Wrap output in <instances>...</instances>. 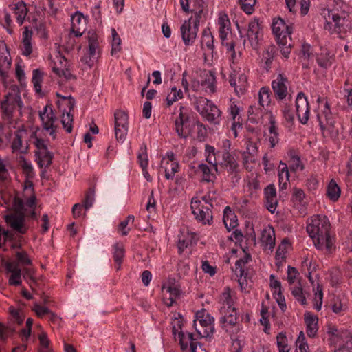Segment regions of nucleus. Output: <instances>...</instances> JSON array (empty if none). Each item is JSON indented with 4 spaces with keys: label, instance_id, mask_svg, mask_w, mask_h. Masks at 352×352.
<instances>
[{
    "label": "nucleus",
    "instance_id": "obj_1",
    "mask_svg": "<svg viewBox=\"0 0 352 352\" xmlns=\"http://www.w3.org/2000/svg\"><path fill=\"white\" fill-rule=\"evenodd\" d=\"M330 229L331 225L326 216H314L308 220L307 232L318 250L331 251L333 241Z\"/></svg>",
    "mask_w": 352,
    "mask_h": 352
},
{
    "label": "nucleus",
    "instance_id": "obj_2",
    "mask_svg": "<svg viewBox=\"0 0 352 352\" xmlns=\"http://www.w3.org/2000/svg\"><path fill=\"white\" fill-rule=\"evenodd\" d=\"M327 17L332 22H327L324 28L331 30V34L336 33L341 38L352 34V14L348 6L343 1H336L334 7L328 12Z\"/></svg>",
    "mask_w": 352,
    "mask_h": 352
},
{
    "label": "nucleus",
    "instance_id": "obj_3",
    "mask_svg": "<svg viewBox=\"0 0 352 352\" xmlns=\"http://www.w3.org/2000/svg\"><path fill=\"white\" fill-rule=\"evenodd\" d=\"M272 28L281 54L285 58H288L292 47L291 34L293 28L292 25L287 24L281 18H277L274 19Z\"/></svg>",
    "mask_w": 352,
    "mask_h": 352
},
{
    "label": "nucleus",
    "instance_id": "obj_4",
    "mask_svg": "<svg viewBox=\"0 0 352 352\" xmlns=\"http://www.w3.org/2000/svg\"><path fill=\"white\" fill-rule=\"evenodd\" d=\"M175 131L181 138H187L191 135L192 130L195 127L196 122L190 120V111L186 107L179 104L174 112Z\"/></svg>",
    "mask_w": 352,
    "mask_h": 352
},
{
    "label": "nucleus",
    "instance_id": "obj_5",
    "mask_svg": "<svg viewBox=\"0 0 352 352\" xmlns=\"http://www.w3.org/2000/svg\"><path fill=\"white\" fill-rule=\"evenodd\" d=\"M195 107L206 120L214 124H219L221 120V111L211 100L204 97L197 98L195 101Z\"/></svg>",
    "mask_w": 352,
    "mask_h": 352
},
{
    "label": "nucleus",
    "instance_id": "obj_6",
    "mask_svg": "<svg viewBox=\"0 0 352 352\" xmlns=\"http://www.w3.org/2000/svg\"><path fill=\"white\" fill-rule=\"evenodd\" d=\"M86 38L87 47L86 52L81 58V61L91 67L100 56L102 50L100 40L98 34L95 31H89Z\"/></svg>",
    "mask_w": 352,
    "mask_h": 352
},
{
    "label": "nucleus",
    "instance_id": "obj_7",
    "mask_svg": "<svg viewBox=\"0 0 352 352\" xmlns=\"http://www.w3.org/2000/svg\"><path fill=\"white\" fill-rule=\"evenodd\" d=\"M214 319L208 314L206 315L203 311L196 314V319L194 320V327L200 337H210L214 331Z\"/></svg>",
    "mask_w": 352,
    "mask_h": 352
},
{
    "label": "nucleus",
    "instance_id": "obj_8",
    "mask_svg": "<svg viewBox=\"0 0 352 352\" xmlns=\"http://www.w3.org/2000/svg\"><path fill=\"white\" fill-rule=\"evenodd\" d=\"M183 323L182 319H175L173 322V333L175 336L178 333L179 340V344L182 350H186L190 345V352H197V344L199 342H196L192 333H184L182 331Z\"/></svg>",
    "mask_w": 352,
    "mask_h": 352
},
{
    "label": "nucleus",
    "instance_id": "obj_9",
    "mask_svg": "<svg viewBox=\"0 0 352 352\" xmlns=\"http://www.w3.org/2000/svg\"><path fill=\"white\" fill-rule=\"evenodd\" d=\"M201 16L195 15L188 21H185L181 27V33L183 41L186 45H192L196 37L199 30L200 19Z\"/></svg>",
    "mask_w": 352,
    "mask_h": 352
},
{
    "label": "nucleus",
    "instance_id": "obj_10",
    "mask_svg": "<svg viewBox=\"0 0 352 352\" xmlns=\"http://www.w3.org/2000/svg\"><path fill=\"white\" fill-rule=\"evenodd\" d=\"M39 117L42 122L43 129L52 136V139L56 137L57 126L56 122L57 118L55 116L52 106L47 104L42 111H39Z\"/></svg>",
    "mask_w": 352,
    "mask_h": 352
},
{
    "label": "nucleus",
    "instance_id": "obj_11",
    "mask_svg": "<svg viewBox=\"0 0 352 352\" xmlns=\"http://www.w3.org/2000/svg\"><path fill=\"white\" fill-rule=\"evenodd\" d=\"M212 205H204L200 200L192 199L191 201L192 214L197 221L205 225L212 222Z\"/></svg>",
    "mask_w": 352,
    "mask_h": 352
},
{
    "label": "nucleus",
    "instance_id": "obj_12",
    "mask_svg": "<svg viewBox=\"0 0 352 352\" xmlns=\"http://www.w3.org/2000/svg\"><path fill=\"white\" fill-rule=\"evenodd\" d=\"M129 117L126 112L118 110L114 113V131L117 141L123 143L128 133Z\"/></svg>",
    "mask_w": 352,
    "mask_h": 352
},
{
    "label": "nucleus",
    "instance_id": "obj_13",
    "mask_svg": "<svg viewBox=\"0 0 352 352\" xmlns=\"http://www.w3.org/2000/svg\"><path fill=\"white\" fill-rule=\"evenodd\" d=\"M219 322L221 328L230 335L236 334L241 328L237 317L236 309L221 313Z\"/></svg>",
    "mask_w": 352,
    "mask_h": 352
},
{
    "label": "nucleus",
    "instance_id": "obj_14",
    "mask_svg": "<svg viewBox=\"0 0 352 352\" xmlns=\"http://www.w3.org/2000/svg\"><path fill=\"white\" fill-rule=\"evenodd\" d=\"M296 111L300 122L302 124H307L309 118V105L302 92L298 93L296 98Z\"/></svg>",
    "mask_w": 352,
    "mask_h": 352
},
{
    "label": "nucleus",
    "instance_id": "obj_15",
    "mask_svg": "<svg viewBox=\"0 0 352 352\" xmlns=\"http://www.w3.org/2000/svg\"><path fill=\"white\" fill-rule=\"evenodd\" d=\"M319 125L323 133L328 132L333 133L334 129L335 120L330 111L328 103H326L324 109L318 114Z\"/></svg>",
    "mask_w": 352,
    "mask_h": 352
},
{
    "label": "nucleus",
    "instance_id": "obj_16",
    "mask_svg": "<svg viewBox=\"0 0 352 352\" xmlns=\"http://www.w3.org/2000/svg\"><path fill=\"white\" fill-rule=\"evenodd\" d=\"M54 65L52 66L53 72L58 76L64 77L66 80L74 78L69 70V65L67 60L59 54L54 59Z\"/></svg>",
    "mask_w": 352,
    "mask_h": 352
},
{
    "label": "nucleus",
    "instance_id": "obj_17",
    "mask_svg": "<svg viewBox=\"0 0 352 352\" xmlns=\"http://www.w3.org/2000/svg\"><path fill=\"white\" fill-rule=\"evenodd\" d=\"M236 297L235 292L232 291L230 287H226L219 296V302L221 305L220 311H230L232 309H236L234 307Z\"/></svg>",
    "mask_w": 352,
    "mask_h": 352
},
{
    "label": "nucleus",
    "instance_id": "obj_18",
    "mask_svg": "<svg viewBox=\"0 0 352 352\" xmlns=\"http://www.w3.org/2000/svg\"><path fill=\"white\" fill-rule=\"evenodd\" d=\"M6 222L15 231L25 234L27 228L24 226L25 215L23 212H13L5 216Z\"/></svg>",
    "mask_w": 352,
    "mask_h": 352
},
{
    "label": "nucleus",
    "instance_id": "obj_19",
    "mask_svg": "<svg viewBox=\"0 0 352 352\" xmlns=\"http://www.w3.org/2000/svg\"><path fill=\"white\" fill-rule=\"evenodd\" d=\"M287 78L282 74H279L276 78L272 82V87L277 98L283 100L288 94Z\"/></svg>",
    "mask_w": 352,
    "mask_h": 352
},
{
    "label": "nucleus",
    "instance_id": "obj_20",
    "mask_svg": "<svg viewBox=\"0 0 352 352\" xmlns=\"http://www.w3.org/2000/svg\"><path fill=\"white\" fill-rule=\"evenodd\" d=\"M72 32L76 37L82 35L87 26V19L80 12H76L71 17Z\"/></svg>",
    "mask_w": 352,
    "mask_h": 352
},
{
    "label": "nucleus",
    "instance_id": "obj_21",
    "mask_svg": "<svg viewBox=\"0 0 352 352\" xmlns=\"http://www.w3.org/2000/svg\"><path fill=\"white\" fill-rule=\"evenodd\" d=\"M334 333L335 342L347 352H352V331L342 330Z\"/></svg>",
    "mask_w": 352,
    "mask_h": 352
},
{
    "label": "nucleus",
    "instance_id": "obj_22",
    "mask_svg": "<svg viewBox=\"0 0 352 352\" xmlns=\"http://www.w3.org/2000/svg\"><path fill=\"white\" fill-rule=\"evenodd\" d=\"M261 243L263 250L272 252L275 246L276 239L275 232L272 226H268L262 230Z\"/></svg>",
    "mask_w": 352,
    "mask_h": 352
},
{
    "label": "nucleus",
    "instance_id": "obj_23",
    "mask_svg": "<svg viewBox=\"0 0 352 352\" xmlns=\"http://www.w3.org/2000/svg\"><path fill=\"white\" fill-rule=\"evenodd\" d=\"M247 36L252 48L256 49L261 36V28L258 20H253L249 23Z\"/></svg>",
    "mask_w": 352,
    "mask_h": 352
},
{
    "label": "nucleus",
    "instance_id": "obj_24",
    "mask_svg": "<svg viewBox=\"0 0 352 352\" xmlns=\"http://www.w3.org/2000/svg\"><path fill=\"white\" fill-rule=\"evenodd\" d=\"M6 270L10 273L8 282L10 285L18 286L22 283V271L19 267V263L15 262H8L6 264Z\"/></svg>",
    "mask_w": 352,
    "mask_h": 352
},
{
    "label": "nucleus",
    "instance_id": "obj_25",
    "mask_svg": "<svg viewBox=\"0 0 352 352\" xmlns=\"http://www.w3.org/2000/svg\"><path fill=\"white\" fill-rule=\"evenodd\" d=\"M219 34V37L224 44L227 39L228 34L230 32V22L229 18L226 14H219L218 18Z\"/></svg>",
    "mask_w": 352,
    "mask_h": 352
},
{
    "label": "nucleus",
    "instance_id": "obj_26",
    "mask_svg": "<svg viewBox=\"0 0 352 352\" xmlns=\"http://www.w3.org/2000/svg\"><path fill=\"white\" fill-rule=\"evenodd\" d=\"M285 2L289 10L292 12H296L300 10L302 15L308 13L310 6L309 0H285Z\"/></svg>",
    "mask_w": 352,
    "mask_h": 352
},
{
    "label": "nucleus",
    "instance_id": "obj_27",
    "mask_svg": "<svg viewBox=\"0 0 352 352\" xmlns=\"http://www.w3.org/2000/svg\"><path fill=\"white\" fill-rule=\"evenodd\" d=\"M223 166L230 174H236L239 170V165L234 157L230 152H223L222 155Z\"/></svg>",
    "mask_w": 352,
    "mask_h": 352
},
{
    "label": "nucleus",
    "instance_id": "obj_28",
    "mask_svg": "<svg viewBox=\"0 0 352 352\" xmlns=\"http://www.w3.org/2000/svg\"><path fill=\"white\" fill-rule=\"evenodd\" d=\"M32 31L30 30L28 27H24V30L22 34V44L21 47V53L24 56H28L32 52Z\"/></svg>",
    "mask_w": 352,
    "mask_h": 352
},
{
    "label": "nucleus",
    "instance_id": "obj_29",
    "mask_svg": "<svg viewBox=\"0 0 352 352\" xmlns=\"http://www.w3.org/2000/svg\"><path fill=\"white\" fill-rule=\"evenodd\" d=\"M266 199V206L269 211L274 212L276 208V190L273 185L267 186L264 190Z\"/></svg>",
    "mask_w": 352,
    "mask_h": 352
},
{
    "label": "nucleus",
    "instance_id": "obj_30",
    "mask_svg": "<svg viewBox=\"0 0 352 352\" xmlns=\"http://www.w3.org/2000/svg\"><path fill=\"white\" fill-rule=\"evenodd\" d=\"M277 48L274 45L267 46L262 54V61L264 63V68L268 72L271 67L273 60L277 54Z\"/></svg>",
    "mask_w": 352,
    "mask_h": 352
},
{
    "label": "nucleus",
    "instance_id": "obj_31",
    "mask_svg": "<svg viewBox=\"0 0 352 352\" xmlns=\"http://www.w3.org/2000/svg\"><path fill=\"white\" fill-rule=\"evenodd\" d=\"M216 77L214 73L208 71L204 73L203 80L201 82V87L206 92L214 93L216 91Z\"/></svg>",
    "mask_w": 352,
    "mask_h": 352
},
{
    "label": "nucleus",
    "instance_id": "obj_32",
    "mask_svg": "<svg viewBox=\"0 0 352 352\" xmlns=\"http://www.w3.org/2000/svg\"><path fill=\"white\" fill-rule=\"evenodd\" d=\"M270 126H269V142L271 148L275 147L279 142V134L278 132V127L276 126V120L272 114L270 117Z\"/></svg>",
    "mask_w": 352,
    "mask_h": 352
},
{
    "label": "nucleus",
    "instance_id": "obj_33",
    "mask_svg": "<svg viewBox=\"0 0 352 352\" xmlns=\"http://www.w3.org/2000/svg\"><path fill=\"white\" fill-rule=\"evenodd\" d=\"M25 134L26 133L24 131H16L14 133V138L11 144V148L13 153H25L26 151L27 148L23 147V139Z\"/></svg>",
    "mask_w": 352,
    "mask_h": 352
},
{
    "label": "nucleus",
    "instance_id": "obj_34",
    "mask_svg": "<svg viewBox=\"0 0 352 352\" xmlns=\"http://www.w3.org/2000/svg\"><path fill=\"white\" fill-rule=\"evenodd\" d=\"M12 10L16 15V21L21 25L23 23L28 14V8L23 1H18L12 5Z\"/></svg>",
    "mask_w": 352,
    "mask_h": 352
},
{
    "label": "nucleus",
    "instance_id": "obj_35",
    "mask_svg": "<svg viewBox=\"0 0 352 352\" xmlns=\"http://www.w3.org/2000/svg\"><path fill=\"white\" fill-rule=\"evenodd\" d=\"M305 321L307 325V335L311 338H314L318 329V318L309 313H307L305 315Z\"/></svg>",
    "mask_w": 352,
    "mask_h": 352
},
{
    "label": "nucleus",
    "instance_id": "obj_36",
    "mask_svg": "<svg viewBox=\"0 0 352 352\" xmlns=\"http://www.w3.org/2000/svg\"><path fill=\"white\" fill-rule=\"evenodd\" d=\"M37 163L40 168H48L52 163L53 153L48 150L46 151L35 152Z\"/></svg>",
    "mask_w": 352,
    "mask_h": 352
},
{
    "label": "nucleus",
    "instance_id": "obj_37",
    "mask_svg": "<svg viewBox=\"0 0 352 352\" xmlns=\"http://www.w3.org/2000/svg\"><path fill=\"white\" fill-rule=\"evenodd\" d=\"M279 186L281 189H286L289 182V172L285 163L280 162L278 169Z\"/></svg>",
    "mask_w": 352,
    "mask_h": 352
},
{
    "label": "nucleus",
    "instance_id": "obj_38",
    "mask_svg": "<svg viewBox=\"0 0 352 352\" xmlns=\"http://www.w3.org/2000/svg\"><path fill=\"white\" fill-rule=\"evenodd\" d=\"M11 64L12 60L9 53L7 52L0 56V77L2 80H4L7 78Z\"/></svg>",
    "mask_w": 352,
    "mask_h": 352
},
{
    "label": "nucleus",
    "instance_id": "obj_39",
    "mask_svg": "<svg viewBox=\"0 0 352 352\" xmlns=\"http://www.w3.org/2000/svg\"><path fill=\"white\" fill-rule=\"evenodd\" d=\"M214 38L209 29L204 30L201 39V46L204 51L212 52Z\"/></svg>",
    "mask_w": 352,
    "mask_h": 352
},
{
    "label": "nucleus",
    "instance_id": "obj_40",
    "mask_svg": "<svg viewBox=\"0 0 352 352\" xmlns=\"http://www.w3.org/2000/svg\"><path fill=\"white\" fill-rule=\"evenodd\" d=\"M333 55L327 48H321L320 52L317 56L318 64L324 68H327L331 65Z\"/></svg>",
    "mask_w": 352,
    "mask_h": 352
},
{
    "label": "nucleus",
    "instance_id": "obj_41",
    "mask_svg": "<svg viewBox=\"0 0 352 352\" xmlns=\"http://www.w3.org/2000/svg\"><path fill=\"white\" fill-rule=\"evenodd\" d=\"M193 239L194 236L192 234L188 232H181L178 236L177 244L179 254H181L189 245L192 244Z\"/></svg>",
    "mask_w": 352,
    "mask_h": 352
},
{
    "label": "nucleus",
    "instance_id": "obj_42",
    "mask_svg": "<svg viewBox=\"0 0 352 352\" xmlns=\"http://www.w3.org/2000/svg\"><path fill=\"white\" fill-rule=\"evenodd\" d=\"M341 190L338 184L331 180L327 188V195L332 201H336L340 197Z\"/></svg>",
    "mask_w": 352,
    "mask_h": 352
},
{
    "label": "nucleus",
    "instance_id": "obj_43",
    "mask_svg": "<svg viewBox=\"0 0 352 352\" xmlns=\"http://www.w3.org/2000/svg\"><path fill=\"white\" fill-rule=\"evenodd\" d=\"M111 54L114 55L122 50V40L115 28H111Z\"/></svg>",
    "mask_w": 352,
    "mask_h": 352
},
{
    "label": "nucleus",
    "instance_id": "obj_44",
    "mask_svg": "<svg viewBox=\"0 0 352 352\" xmlns=\"http://www.w3.org/2000/svg\"><path fill=\"white\" fill-rule=\"evenodd\" d=\"M1 109L3 113V119L11 123L12 119V113L14 109V104H10L8 100H4L1 103Z\"/></svg>",
    "mask_w": 352,
    "mask_h": 352
},
{
    "label": "nucleus",
    "instance_id": "obj_45",
    "mask_svg": "<svg viewBox=\"0 0 352 352\" xmlns=\"http://www.w3.org/2000/svg\"><path fill=\"white\" fill-rule=\"evenodd\" d=\"M124 255V248L122 245L116 243L113 245V259L116 263L117 270H120Z\"/></svg>",
    "mask_w": 352,
    "mask_h": 352
},
{
    "label": "nucleus",
    "instance_id": "obj_46",
    "mask_svg": "<svg viewBox=\"0 0 352 352\" xmlns=\"http://www.w3.org/2000/svg\"><path fill=\"white\" fill-rule=\"evenodd\" d=\"M270 91L268 87H262L258 93V102L260 106L265 107L270 104Z\"/></svg>",
    "mask_w": 352,
    "mask_h": 352
},
{
    "label": "nucleus",
    "instance_id": "obj_47",
    "mask_svg": "<svg viewBox=\"0 0 352 352\" xmlns=\"http://www.w3.org/2000/svg\"><path fill=\"white\" fill-rule=\"evenodd\" d=\"M251 256L249 254L245 252L244 256L236 261L235 263V272L236 274L239 273L241 277L243 276L245 271V265L249 262Z\"/></svg>",
    "mask_w": 352,
    "mask_h": 352
},
{
    "label": "nucleus",
    "instance_id": "obj_48",
    "mask_svg": "<svg viewBox=\"0 0 352 352\" xmlns=\"http://www.w3.org/2000/svg\"><path fill=\"white\" fill-rule=\"evenodd\" d=\"M290 157V169L292 171H297L298 170H302L305 168L304 165L302 164L300 158L298 155H296L294 151H291L289 153Z\"/></svg>",
    "mask_w": 352,
    "mask_h": 352
},
{
    "label": "nucleus",
    "instance_id": "obj_49",
    "mask_svg": "<svg viewBox=\"0 0 352 352\" xmlns=\"http://www.w3.org/2000/svg\"><path fill=\"white\" fill-rule=\"evenodd\" d=\"M290 290L294 297L299 302L301 305L306 304V298L303 292L302 288L299 284L297 285H291Z\"/></svg>",
    "mask_w": 352,
    "mask_h": 352
},
{
    "label": "nucleus",
    "instance_id": "obj_50",
    "mask_svg": "<svg viewBox=\"0 0 352 352\" xmlns=\"http://www.w3.org/2000/svg\"><path fill=\"white\" fill-rule=\"evenodd\" d=\"M276 341L279 352H289L288 341L285 333H279L276 336Z\"/></svg>",
    "mask_w": 352,
    "mask_h": 352
},
{
    "label": "nucleus",
    "instance_id": "obj_51",
    "mask_svg": "<svg viewBox=\"0 0 352 352\" xmlns=\"http://www.w3.org/2000/svg\"><path fill=\"white\" fill-rule=\"evenodd\" d=\"M138 160L142 168H147L148 164L147 148L145 144H142L140 148Z\"/></svg>",
    "mask_w": 352,
    "mask_h": 352
},
{
    "label": "nucleus",
    "instance_id": "obj_52",
    "mask_svg": "<svg viewBox=\"0 0 352 352\" xmlns=\"http://www.w3.org/2000/svg\"><path fill=\"white\" fill-rule=\"evenodd\" d=\"M43 80V74L42 72L38 69H34L33 71V76L32 81L34 84V87L35 89V91L37 93L41 92V82Z\"/></svg>",
    "mask_w": 352,
    "mask_h": 352
},
{
    "label": "nucleus",
    "instance_id": "obj_53",
    "mask_svg": "<svg viewBox=\"0 0 352 352\" xmlns=\"http://www.w3.org/2000/svg\"><path fill=\"white\" fill-rule=\"evenodd\" d=\"M305 340V334L300 331L296 340V352H309V346Z\"/></svg>",
    "mask_w": 352,
    "mask_h": 352
},
{
    "label": "nucleus",
    "instance_id": "obj_54",
    "mask_svg": "<svg viewBox=\"0 0 352 352\" xmlns=\"http://www.w3.org/2000/svg\"><path fill=\"white\" fill-rule=\"evenodd\" d=\"M32 310L36 313V316L41 318L46 314H51V319L54 320L56 317L55 314L52 313L47 307L35 303Z\"/></svg>",
    "mask_w": 352,
    "mask_h": 352
},
{
    "label": "nucleus",
    "instance_id": "obj_55",
    "mask_svg": "<svg viewBox=\"0 0 352 352\" xmlns=\"http://www.w3.org/2000/svg\"><path fill=\"white\" fill-rule=\"evenodd\" d=\"M223 220L228 230L234 229L238 226L236 217L234 214H231V215L223 214Z\"/></svg>",
    "mask_w": 352,
    "mask_h": 352
},
{
    "label": "nucleus",
    "instance_id": "obj_56",
    "mask_svg": "<svg viewBox=\"0 0 352 352\" xmlns=\"http://www.w3.org/2000/svg\"><path fill=\"white\" fill-rule=\"evenodd\" d=\"M61 122L63 128L67 133L72 131L73 116L69 112H67L66 114L63 113Z\"/></svg>",
    "mask_w": 352,
    "mask_h": 352
},
{
    "label": "nucleus",
    "instance_id": "obj_57",
    "mask_svg": "<svg viewBox=\"0 0 352 352\" xmlns=\"http://www.w3.org/2000/svg\"><path fill=\"white\" fill-rule=\"evenodd\" d=\"M198 170L203 174V180L207 182L212 181L214 175L211 173V170L208 165L201 164L198 166Z\"/></svg>",
    "mask_w": 352,
    "mask_h": 352
},
{
    "label": "nucleus",
    "instance_id": "obj_58",
    "mask_svg": "<svg viewBox=\"0 0 352 352\" xmlns=\"http://www.w3.org/2000/svg\"><path fill=\"white\" fill-rule=\"evenodd\" d=\"M229 112L231 115L232 120H234V122L232 126V129L235 131V127L236 126V124H239V122H236V119L237 116H239L240 112V108L234 103L231 102L230 106L229 107Z\"/></svg>",
    "mask_w": 352,
    "mask_h": 352
},
{
    "label": "nucleus",
    "instance_id": "obj_59",
    "mask_svg": "<svg viewBox=\"0 0 352 352\" xmlns=\"http://www.w3.org/2000/svg\"><path fill=\"white\" fill-rule=\"evenodd\" d=\"M282 112L285 120L288 124H292L294 121V114L292 111L291 106L285 104Z\"/></svg>",
    "mask_w": 352,
    "mask_h": 352
},
{
    "label": "nucleus",
    "instance_id": "obj_60",
    "mask_svg": "<svg viewBox=\"0 0 352 352\" xmlns=\"http://www.w3.org/2000/svg\"><path fill=\"white\" fill-rule=\"evenodd\" d=\"M239 1L241 8L245 13L250 14L253 12L256 0H239Z\"/></svg>",
    "mask_w": 352,
    "mask_h": 352
},
{
    "label": "nucleus",
    "instance_id": "obj_61",
    "mask_svg": "<svg viewBox=\"0 0 352 352\" xmlns=\"http://www.w3.org/2000/svg\"><path fill=\"white\" fill-rule=\"evenodd\" d=\"M95 201V192L92 189H89L86 193L84 201V207L85 210H89L94 204Z\"/></svg>",
    "mask_w": 352,
    "mask_h": 352
},
{
    "label": "nucleus",
    "instance_id": "obj_62",
    "mask_svg": "<svg viewBox=\"0 0 352 352\" xmlns=\"http://www.w3.org/2000/svg\"><path fill=\"white\" fill-rule=\"evenodd\" d=\"M205 6V0H194L193 8L191 12L195 15L201 16Z\"/></svg>",
    "mask_w": 352,
    "mask_h": 352
},
{
    "label": "nucleus",
    "instance_id": "obj_63",
    "mask_svg": "<svg viewBox=\"0 0 352 352\" xmlns=\"http://www.w3.org/2000/svg\"><path fill=\"white\" fill-rule=\"evenodd\" d=\"M167 292L169 294L170 302H167L168 306H171L180 294L179 289L176 287H168Z\"/></svg>",
    "mask_w": 352,
    "mask_h": 352
},
{
    "label": "nucleus",
    "instance_id": "obj_64",
    "mask_svg": "<svg viewBox=\"0 0 352 352\" xmlns=\"http://www.w3.org/2000/svg\"><path fill=\"white\" fill-rule=\"evenodd\" d=\"M16 256L19 263L22 265L28 266L32 265V261L25 252H17L16 253Z\"/></svg>",
    "mask_w": 352,
    "mask_h": 352
}]
</instances>
